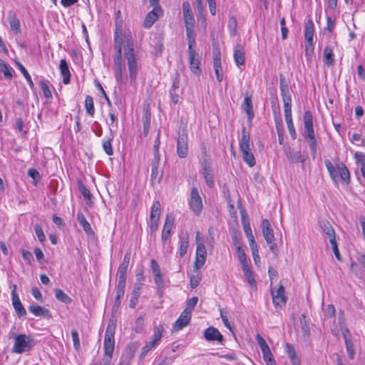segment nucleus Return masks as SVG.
I'll return each instance as SVG.
<instances>
[{
	"label": "nucleus",
	"instance_id": "nucleus-1",
	"mask_svg": "<svg viewBox=\"0 0 365 365\" xmlns=\"http://www.w3.org/2000/svg\"><path fill=\"white\" fill-rule=\"evenodd\" d=\"M126 48L125 56L127 61L130 83H135L138 73V63L135 58L133 40L130 33L125 35Z\"/></svg>",
	"mask_w": 365,
	"mask_h": 365
},
{
	"label": "nucleus",
	"instance_id": "nucleus-2",
	"mask_svg": "<svg viewBox=\"0 0 365 365\" xmlns=\"http://www.w3.org/2000/svg\"><path fill=\"white\" fill-rule=\"evenodd\" d=\"M250 133L245 128H242V137L240 140V150L242 153L245 163L250 168L255 166L256 160L250 148Z\"/></svg>",
	"mask_w": 365,
	"mask_h": 365
},
{
	"label": "nucleus",
	"instance_id": "nucleus-3",
	"mask_svg": "<svg viewBox=\"0 0 365 365\" xmlns=\"http://www.w3.org/2000/svg\"><path fill=\"white\" fill-rule=\"evenodd\" d=\"M12 351L16 354H22L29 351L34 345V339L29 335L19 334L15 338Z\"/></svg>",
	"mask_w": 365,
	"mask_h": 365
},
{
	"label": "nucleus",
	"instance_id": "nucleus-4",
	"mask_svg": "<svg viewBox=\"0 0 365 365\" xmlns=\"http://www.w3.org/2000/svg\"><path fill=\"white\" fill-rule=\"evenodd\" d=\"M115 327L113 322L110 321L106 331L103 343V349L106 356L112 357L113 356L115 346Z\"/></svg>",
	"mask_w": 365,
	"mask_h": 365
},
{
	"label": "nucleus",
	"instance_id": "nucleus-5",
	"mask_svg": "<svg viewBox=\"0 0 365 365\" xmlns=\"http://www.w3.org/2000/svg\"><path fill=\"white\" fill-rule=\"evenodd\" d=\"M188 153V137L185 129L180 130L177 139V153L180 158L187 157Z\"/></svg>",
	"mask_w": 365,
	"mask_h": 365
},
{
	"label": "nucleus",
	"instance_id": "nucleus-6",
	"mask_svg": "<svg viewBox=\"0 0 365 365\" xmlns=\"http://www.w3.org/2000/svg\"><path fill=\"white\" fill-rule=\"evenodd\" d=\"M190 209L198 215L202 210V198L197 187H192L189 200Z\"/></svg>",
	"mask_w": 365,
	"mask_h": 365
},
{
	"label": "nucleus",
	"instance_id": "nucleus-7",
	"mask_svg": "<svg viewBox=\"0 0 365 365\" xmlns=\"http://www.w3.org/2000/svg\"><path fill=\"white\" fill-rule=\"evenodd\" d=\"M138 346L139 344L137 342L127 345L118 365H130Z\"/></svg>",
	"mask_w": 365,
	"mask_h": 365
},
{
	"label": "nucleus",
	"instance_id": "nucleus-8",
	"mask_svg": "<svg viewBox=\"0 0 365 365\" xmlns=\"http://www.w3.org/2000/svg\"><path fill=\"white\" fill-rule=\"evenodd\" d=\"M213 54V68L216 75L217 80L221 82L223 79L222 68L221 66V54L218 48H214Z\"/></svg>",
	"mask_w": 365,
	"mask_h": 365
},
{
	"label": "nucleus",
	"instance_id": "nucleus-9",
	"mask_svg": "<svg viewBox=\"0 0 365 365\" xmlns=\"http://www.w3.org/2000/svg\"><path fill=\"white\" fill-rule=\"evenodd\" d=\"M160 203L159 201H155L150 210V230L155 232L158 228V224L160 216Z\"/></svg>",
	"mask_w": 365,
	"mask_h": 365
},
{
	"label": "nucleus",
	"instance_id": "nucleus-10",
	"mask_svg": "<svg viewBox=\"0 0 365 365\" xmlns=\"http://www.w3.org/2000/svg\"><path fill=\"white\" fill-rule=\"evenodd\" d=\"M319 224L324 235V237L329 239V242L336 241V233L331 224L325 219L320 220Z\"/></svg>",
	"mask_w": 365,
	"mask_h": 365
},
{
	"label": "nucleus",
	"instance_id": "nucleus-11",
	"mask_svg": "<svg viewBox=\"0 0 365 365\" xmlns=\"http://www.w3.org/2000/svg\"><path fill=\"white\" fill-rule=\"evenodd\" d=\"M304 122L305 129V138L308 139L310 138L315 137L314 130L313 127V116L311 111H305L304 114Z\"/></svg>",
	"mask_w": 365,
	"mask_h": 365
},
{
	"label": "nucleus",
	"instance_id": "nucleus-12",
	"mask_svg": "<svg viewBox=\"0 0 365 365\" xmlns=\"http://www.w3.org/2000/svg\"><path fill=\"white\" fill-rule=\"evenodd\" d=\"M204 337L207 341H217L223 344L224 338L219 330L214 327H210L204 331Z\"/></svg>",
	"mask_w": 365,
	"mask_h": 365
},
{
	"label": "nucleus",
	"instance_id": "nucleus-13",
	"mask_svg": "<svg viewBox=\"0 0 365 365\" xmlns=\"http://www.w3.org/2000/svg\"><path fill=\"white\" fill-rule=\"evenodd\" d=\"M187 52L190 71L194 74L199 75L201 72V70L200 68V60L198 58H197L198 54L195 49L187 50Z\"/></svg>",
	"mask_w": 365,
	"mask_h": 365
},
{
	"label": "nucleus",
	"instance_id": "nucleus-14",
	"mask_svg": "<svg viewBox=\"0 0 365 365\" xmlns=\"http://www.w3.org/2000/svg\"><path fill=\"white\" fill-rule=\"evenodd\" d=\"M272 301L274 306H282L285 304L287 297L285 296L284 287L279 285L277 290L272 289Z\"/></svg>",
	"mask_w": 365,
	"mask_h": 365
},
{
	"label": "nucleus",
	"instance_id": "nucleus-15",
	"mask_svg": "<svg viewBox=\"0 0 365 365\" xmlns=\"http://www.w3.org/2000/svg\"><path fill=\"white\" fill-rule=\"evenodd\" d=\"M16 286H14V289L11 292V300L14 308L19 317H24L26 314V311L21 304L19 295L16 291Z\"/></svg>",
	"mask_w": 365,
	"mask_h": 365
},
{
	"label": "nucleus",
	"instance_id": "nucleus-16",
	"mask_svg": "<svg viewBox=\"0 0 365 365\" xmlns=\"http://www.w3.org/2000/svg\"><path fill=\"white\" fill-rule=\"evenodd\" d=\"M207 256V250L204 244H200L197 247L196 256L195 260V267L198 269L201 268L205 262Z\"/></svg>",
	"mask_w": 365,
	"mask_h": 365
},
{
	"label": "nucleus",
	"instance_id": "nucleus-17",
	"mask_svg": "<svg viewBox=\"0 0 365 365\" xmlns=\"http://www.w3.org/2000/svg\"><path fill=\"white\" fill-rule=\"evenodd\" d=\"M191 319V314L184 311L181 313L178 319L173 324V329L175 331H178L188 325Z\"/></svg>",
	"mask_w": 365,
	"mask_h": 365
},
{
	"label": "nucleus",
	"instance_id": "nucleus-18",
	"mask_svg": "<svg viewBox=\"0 0 365 365\" xmlns=\"http://www.w3.org/2000/svg\"><path fill=\"white\" fill-rule=\"evenodd\" d=\"M182 6L185 26H195V19L189 2L184 1Z\"/></svg>",
	"mask_w": 365,
	"mask_h": 365
},
{
	"label": "nucleus",
	"instance_id": "nucleus-19",
	"mask_svg": "<svg viewBox=\"0 0 365 365\" xmlns=\"http://www.w3.org/2000/svg\"><path fill=\"white\" fill-rule=\"evenodd\" d=\"M29 311L36 317H43L47 319L51 318V312L40 305L31 304L28 307Z\"/></svg>",
	"mask_w": 365,
	"mask_h": 365
},
{
	"label": "nucleus",
	"instance_id": "nucleus-20",
	"mask_svg": "<svg viewBox=\"0 0 365 365\" xmlns=\"http://www.w3.org/2000/svg\"><path fill=\"white\" fill-rule=\"evenodd\" d=\"M262 234L266 240L267 243L272 242V240H274V235L273 230L271 227L270 223L268 220L264 219L262 222Z\"/></svg>",
	"mask_w": 365,
	"mask_h": 365
},
{
	"label": "nucleus",
	"instance_id": "nucleus-21",
	"mask_svg": "<svg viewBox=\"0 0 365 365\" xmlns=\"http://www.w3.org/2000/svg\"><path fill=\"white\" fill-rule=\"evenodd\" d=\"M174 217L171 215H168L162 232V240L166 241L170 237V234L173 227Z\"/></svg>",
	"mask_w": 365,
	"mask_h": 365
},
{
	"label": "nucleus",
	"instance_id": "nucleus-22",
	"mask_svg": "<svg viewBox=\"0 0 365 365\" xmlns=\"http://www.w3.org/2000/svg\"><path fill=\"white\" fill-rule=\"evenodd\" d=\"M245 50L242 46L237 44L234 51V59L238 68L245 65Z\"/></svg>",
	"mask_w": 365,
	"mask_h": 365
},
{
	"label": "nucleus",
	"instance_id": "nucleus-23",
	"mask_svg": "<svg viewBox=\"0 0 365 365\" xmlns=\"http://www.w3.org/2000/svg\"><path fill=\"white\" fill-rule=\"evenodd\" d=\"M163 14V12H158L157 11H150L145 16L143 26L146 29L150 28L154 23L158 19L160 16Z\"/></svg>",
	"mask_w": 365,
	"mask_h": 365
},
{
	"label": "nucleus",
	"instance_id": "nucleus-24",
	"mask_svg": "<svg viewBox=\"0 0 365 365\" xmlns=\"http://www.w3.org/2000/svg\"><path fill=\"white\" fill-rule=\"evenodd\" d=\"M202 166V175L205 180V182L209 187H212L214 186L212 170L206 162H205Z\"/></svg>",
	"mask_w": 365,
	"mask_h": 365
},
{
	"label": "nucleus",
	"instance_id": "nucleus-25",
	"mask_svg": "<svg viewBox=\"0 0 365 365\" xmlns=\"http://www.w3.org/2000/svg\"><path fill=\"white\" fill-rule=\"evenodd\" d=\"M286 155L289 161L292 163H304L305 158L302 155L301 151H294L290 148L286 151Z\"/></svg>",
	"mask_w": 365,
	"mask_h": 365
},
{
	"label": "nucleus",
	"instance_id": "nucleus-26",
	"mask_svg": "<svg viewBox=\"0 0 365 365\" xmlns=\"http://www.w3.org/2000/svg\"><path fill=\"white\" fill-rule=\"evenodd\" d=\"M314 31V23L312 20H308L305 25L304 38L310 47L313 46V36Z\"/></svg>",
	"mask_w": 365,
	"mask_h": 365
},
{
	"label": "nucleus",
	"instance_id": "nucleus-27",
	"mask_svg": "<svg viewBox=\"0 0 365 365\" xmlns=\"http://www.w3.org/2000/svg\"><path fill=\"white\" fill-rule=\"evenodd\" d=\"M163 332L164 327L162 324L155 326L153 329V335L149 342L155 347L157 346L161 341Z\"/></svg>",
	"mask_w": 365,
	"mask_h": 365
},
{
	"label": "nucleus",
	"instance_id": "nucleus-28",
	"mask_svg": "<svg viewBox=\"0 0 365 365\" xmlns=\"http://www.w3.org/2000/svg\"><path fill=\"white\" fill-rule=\"evenodd\" d=\"M59 69L63 76V83L68 84L70 82L71 73L66 59H61L59 64Z\"/></svg>",
	"mask_w": 365,
	"mask_h": 365
},
{
	"label": "nucleus",
	"instance_id": "nucleus-29",
	"mask_svg": "<svg viewBox=\"0 0 365 365\" xmlns=\"http://www.w3.org/2000/svg\"><path fill=\"white\" fill-rule=\"evenodd\" d=\"M186 29V36L188 43V50L195 49L196 45L195 38V26H185Z\"/></svg>",
	"mask_w": 365,
	"mask_h": 365
},
{
	"label": "nucleus",
	"instance_id": "nucleus-30",
	"mask_svg": "<svg viewBox=\"0 0 365 365\" xmlns=\"http://www.w3.org/2000/svg\"><path fill=\"white\" fill-rule=\"evenodd\" d=\"M77 219L81 225V226L83 227L85 232H86L88 235H93L94 232L91 228V226L90 223L87 221L83 214L81 212H78L77 214Z\"/></svg>",
	"mask_w": 365,
	"mask_h": 365
},
{
	"label": "nucleus",
	"instance_id": "nucleus-31",
	"mask_svg": "<svg viewBox=\"0 0 365 365\" xmlns=\"http://www.w3.org/2000/svg\"><path fill=\"white\" fill-rule=\"evenodd\" d=\"M8 20H9L11 29L13 31H14L16 34H19L21 32L20 21L17 19L16 14L13 11L9 12Z\"/></svg>",
	"mask_w": 365,
	"mask_h": 365
},
{
	"label": "nucleus",
	"instance_id": "nucleus-32",
	"mask_svg": "<svg viewBox=\"0 0 365 365\" xmlns=\"http://www.w3.org/2000/svg\"><path fill=\"white\" fill-rule=\"evenodd\" d=\"M323 61L327 66H332L334 64L333 48L327 46L323 52Z\"/></svg>",
	"mask_w": 365,
	"mask_h": 365
},
{
	"label": "nucleus",
	"instance_id": "nucleus-33",
	"mask_svg": "<svg viewBox=\"0 0 365 365\" xmlns=\"http://www.w3.org/2000/svg\"><path fill=\"white\" fill-rule=\"evenodd\" d=\"M114 66H115V76L116 81L119 83H123V59L122 58H114Z\"/></svg>",
	"mask_w": 365,
	"mask_h": 365
},
{
	"label": "nucleus",
	"instance_id": "nucleus-34",
	"mask_svg": "<svg viewBox=\"0 0 365 365\" xmlns=\"http://www.w3.org/2000/svg\"><path fill=\"white\" fill-rule=\"evenodd\" d=\"M337 170L341 180L349 184L350 182V174L346 165L343 163H339L337 165Z\"/></svg>",
	"mask_w": 365,
	"mask_h": 365
},
{
	"label": "nucleus",
	"instance_id": "nucleus-35",
	"mask_svg": "<svg viewBox=\"0 0 365 365\" xmlns=\"http://www.w3.org/2000/svg\"><path fill=\"white\" fill-rule=\"evenodd\" d=\"M110 137L108 138L107 139L103 140V150L105 151V153L108 155H112L113 154V147H112V145L110 143V141L113 140V138L114 137V134H113V131L112 128H110Z\"/></svg>",
	"mask_w": 365,
	"mask_h": 365
},
{
	"label": "nucleus",
	"instance_id": "nucleus-36",
	"mask_svg": "<svg viewBox=\"0 0 365 365\" xmlns=\"http://www.w3.org/2000/svg\"><path fill=\"white\" fill-rule=\"evenodd\" d=\"M243 109L247 113L249 120H251L254 117V113L252 111V98L250 96H245L244 99V103L242 104Z\"/></svg>",
	"mask_w": 365,
	"mask_h": 365
},
{
	"label": "nucleus",
	"instance_id": "nucleus-37",
	"mask_svg": "<svg viewBox=\"0 0 365 365\" xmlns=\"http://www.w3.org/2000/svg\"><path fill=\"white\" fill-rule=\"evenodd\" d=\"M242 271H243V273L247 277V282L252 287V286H255L256 287V284H255V277H254V275H253V273L248 264H243L242 265Z\"/></svg>",
	"mask_w": 365,
	"mask_h": 365
},
{
	"label": "nucleus",
	"instance_id": "nucleus-38",
	"mask_svg": "<svg viewBox=\"0 0 365 365\" xmlns=\"http://www.w3.org/2000/svg\"><path fill=\"white\" fill-rule=\"evenodd\" d=\"M0 71L3 73L5 78L6 79L11 80L13 78L12 68L3 61H0Z\"/></svg>",
	"mask_w": 365,
	"mask_h": 365
},
{
	"label": "nucleus",
	"instance_id": "nucleus-39",
	"mask_svg": "<svg viewBox=\"0 0 365 365\" xmlns=\"http://www.w3.org/2000/svg\"><path fill=\"white\" fill-rule=\"evenodd\" d=\"M56 298L64 303V304H71L72 302V299L66 293L63 292L61 289H56L54 290Z\"/></svg>",
	"mask_w": 365,
	"mask_h": 365
},
{
	"label": "nucleus",
	"instance_id": "nucleus-40",
	"mask_svg": "<svg viewBox=\"0 0 365 365\" xmlns=\"http://www.w3.org/2000/svg\"><path fill=\"white\" fill-rule=\"evenodd\" d=\"M324 163L327 168L330 178L334 182H336L338 179V171L336 170V168L333 165V164L329 160H326L324 161Z\"/></svg>",
	"mask_w": 365,
	"mask_h": 365
},
{
	"label": "nucleus",
	"instance_id": "nucleus-41",
	"mask_svg": "<svg viewBox=\"0 0 365 365\" xmlns=\"http://www.w3.org/2000/svg\"><path fill=\"white\" fill-rule=\"evenodd\" d=\"M125 287L116 286V296L113 304V309H118L120 304V300L125 294Z\"/></svg>",
	"mask_w": 365,
	"mask_h": 365
},
{
	"label": "nucleus",
	"instance_id": "nucleus-42",
	"mask_svg": "<svg viewBox=\"0 0 365 365\" xmlns=\"http://www.w3.org/2000/svg\"><path fill=\"white\" fill-rule=\"evenodd\" d=\"M85 108L86 113L91 117H93L95 114V108L93 97L91 96H86L85 100Z\"/></svg>",
	"mask_w": 365,
	"mask_h": 365
},
{
	"label": "nucleus",
	"instance_id": "nucleus-43",
	"mask_svg": "<svg viewBox=\"0 0 365 365\" xmlns=\"http://www.w3.org/2000/svg\"><path fill=\"white\" fill-rule=\"evenodd\" d=\"M189 245V238L187 235H185L180 237V244L179 249V255L180 257L185 256L187 252V247Z\"/></svg>",
	"mask_w": 365,
	"mask_h": 365
},
{
	"label": "nucleus",
	"instance_id": "nucleus-44",
	"mask_svg": "<svg viewBox=\"0 0 365 365\" xmlns=\"http://www.w3.org/2000/svg\"><path fill=\"white\" fill-rule=\"evenodd\" d=\"M127 271H128V269H126V268L120 267H118V282L117 286L125 287Z\"/></svg>",
	"mask_w": 365,
	"mask_h": 365
},
{
	"label": "nucleus",
	"instance_id": "nucleus-45",
	"mask_svg": "<svg viewBox=\"0 0 365 365\" xmlns=\"http://www.w3.org/2000/svg\"><path fill=\"white\" fill-rule=\"evenodd\" d=\"M284 117H285V120H286V123H287V128H288L289 132L290 133L291 138L293 140H295L296 138H297V133L295 131V128H294V123H293V121H292V114H290V115H284Z\"/></svg>",
	"mask_w": 365,
	"mask_h": 365
},
{
	"label": "nucleus",
	"instance_id": "nucleus-46",
	"mask_svg": "<svg viewBox=\"0 0 365 365\" xmlns=\"http://www.w3.org/2000/svg\"><path fill=\"white\" fill-rule=\"evenodd\" d=\"M284 104V115L292 114V97L291 95L282 96Z\"/></svg>",
	"mask_w": 365,
	"mask_h": 365
},
{
	"label": "nucleus",
	"instance_id": "nucleus-47",
	"mask_svg": "<svg viewBox=\"0 0 365 365\" xmlns=\"http://www.w3.org/2000/svg\"><path fill=\"white\" fill-rule=\"evenodd\" d=\"M227 27L230 35L235 36L237 34V22L236 18L234 16H232L229 18Z\"/></svg>",
	"mask_w": 365,
	"mask_h": 365
},
{
	"label": "nucleus",
	"instance_id": "nucleus-48",
	"mask_svg": "<svg viewBox=\"0 0 365 365\" xmlns=\"http://www.w3.org/2000/svg\"><path fill=\"white\" fill-rule=\"evenodd\" d=\"M279 89L282 96L290 94L288 84L282 75L279 77Z\"/></svg>",
	"mask_w": 365,
	"mask_h": 365
},
{
	"label": "nucleus",
	"instance_id": "nucleus-49",
	"mask_svg": "<svg viewBox=\"0 0 365 365\" xmlns=\"http://www.w3.org/2000/svg\"><path fill=\"white\" fill-rule=\"evenodd\" d=\"M17 65H18L19 70L21 71L22 74L26 79L29 87L31 89H33L34 88V82H33L31 77L29 75V72L27 71V70L25 68V67L21 63L18 62Z\"/></svg>",
	"mask_w": 365,
	"mask_h": 365
},
{
	"label": "nucleus",
	"instance_id": "nucleus-50",
	"mask_svg": "<svg viewBox=\"0 0 365 365\" xmlns=\"http://www.w3.org/2000/svg\"><path fill=\"white\" fill-rule=\"evenodd\" d=\"M39 86H40V88L42 90L43 96L46 98H50L52 97L51 91L49 86L46 81L41 80L39 82Z\"/></svg>",
	"mask_w": 365,
	"mask_h": 365
},
{
	"label": "nucleus",
	"instance_id": "nucleus-51",
	"mask_svg": "<svg viewBox=\"0 0 365 365\" xmlns=\"http://www.w3.org/2000/svg\"><path fill=\"white\" fill-rule=\"evenodd\" d=\"M237 257L240 262L241 265L248 263L247 261L246 254H245L243 248L242 247L241 245H237Z\"/></svg>",
	"mask_w": 365,
	"mask_h": 365
},
{
	"label": "nucleus",
	"instance_id": "nucleus-52",
	"mask_svg": "<svg viewBox=\"0 0 365 365\" xmlns=\"http://www.w3.org/2000/svg\"><path fill=\"white\" fill-rule=\"evenodd\" d=\"M310 148L312 158L314 159L317 155V143L315 137L307 139Z\"/></svg>",
	"mask_w": 365,
	"mask_h": 365
},
{
	"label": "nucleus",
	"instance_id": "nucleus-53",
	"mask_svg": "<svg viewBox=\"0 0 365 365\" xmlns=\"http://www.w3.org/2000/svg\"><path fill=\"white\" fill-rule=\"evenodd\" d=\"M345 345H346V349L349 358L350 359H353L355 356V349H354V344H353L351 339L346 340Z\"/></svg>",
	"mask_w": 365,
	"mask_h": 365
},
{
	"label": "nucleus",
	"instance_id": "nucleus-54",
	"mask_svg": "<svg viewBox=\"0 0 365 365\" xmlns=\"http://www.w3.org/2000/svg\"><path fill=\"white\" fill-rule=\"evenodd\" d=\"M242 223L244 232H245L247 237L248 238V237L254 236L252 234V229L250 225L249 220L246 217H242Z\"/></svg>",
	"mask_w": 365,
	"mask_h": 365
},
{
	"label": "nucleus",
	"instance_id": "nucleus-55",
	"mask_svg": "<svg viewBox=\"0 0 365 365\" xmlns=\"http://www.w3.org/2000/svg\"><path fill=\"white\" fill-rule=\"evenodd\" d=\"M198 302V298L197 297H193L189 300L187 301L186 308L184 311H187V313L191 314L192 311L194 309Z\"/></svg>",
	"mask_w": 365,
	"mask_h": 365
},
{
	"label": "nucleus",
	"instance_id": "nucleus-56",
	"mask_svg": "<svg viewBox=\"0 0 365 365\" xmlns=\"http://www.w3.org/2000/svg\"><path fill=\"white\" fill-rule=\"evenodd\" d=\"M154 281L157 286L158 292L162 294L163 289H164V280L162 274L154 276Z\"/></svg>",
	"mask_w": 365,
	"mask_h": 365
},
{
	"label": "nucleus",
	"instance_id": "nucleus-57",
	"mask_svg": "<svg viewBox=\"0 0 365 365\" xmlns=\"http://www.w3.org/2000/svg\"><path fill=\"white\" fill-rule=\"evenodd\" d=\"M79 191L81 194L84 197L86 200H91V193L90 190L86 187V185H84L83 183L79 184Z\"/></svg>",
	"mask_w": 365,
	"mask_h": 365
},
{
	"label": "nucleus",
	"instance_id": "nucleus-58",
	"mask_svg": "<svg viewBox=\"0 0 365 365\" xmlns=\"http://www.w3.org/2000/svg\"><path fill=\"white\" fill-rule=\"evenodd\" d=\"M35 233L41 242H43L46 240L45 235L43 233V229L41 226L38 224L35 225L34 226Z\"/></svg>",
	"mask_w": 365,
	"mask_h": 365
},
{
	"label": "nucleus",
	"instance_id": "nucleus-59",
	"mask_svg": "<svg viewBox=\"0 0 365 365\" xmlns=\"http://www.w3.org/2000/svg\"><path fill=\"white\" fill-rule=\"evenodd\" d=\"M276 127H277V134H278L279 143L280 145H282L284 138H283V125H282V120L276 123Z\"/></svg>",
	"mask_w": 365,
	"mask_h": 365
},
{
	"label": "nucleus",
	"instance_id": "nucleus-60",
	"mask_svg": "<svg viewBox=\"0 0 365 365\" xmlns=\"http://www.w3.org/2000/svg\"><path fill=\"white\" fill-rule=\"evenodd\" d=\"M263 358H264V361L267 363V365H275L276 364L274 356L271 352V350H269L267 352L264 353Z\"/></svg>",
	"mask_w": 365,
	"mask_h": 365
},
{
	"label": "nucleus",
	"instance_id": "nucleus-61",
	"mask_svg": "<svg viewBox=\"0 0 365 365\" xmlns=\"http://www.w3.org/2000/svg\"><path fill=\"white\" fill-rule=\"evenodd\" d=\"M71 336L73 341V346L76 350H78L80 348V340L78 337V331L76 329L71 331Z\"/></svg>",
	"mask_w": 365,
	"mask_h": 365
},
{
	"label": "nucleus",
	"instance_id": "nucleus-62",
	"mask_svg": "<svg viewBox=\"0 0 365 365\" xmlns=\"http://www.w3.org/2000/svg\"><path fill=\"white\" fill-rule=\"evenodd\" d=\"M197 18L198 21L200 24V26L203 28V29L205 31L207 27V22H206V18L205 15V11H197Z\"/></svg>",
	"mask_w": 365,
	"mask_h": 365
},
{
	"label": "nucleus",
	"instance_id": "nucleus-63",
	"mask_svg": "<svg viewBox=\"0 0 365 365\" xmlns=\"http://www.w3.org/2000/svg\"><path fill=\"white\" fill-rule=\"evenodd\" d=\"M155 348L150 342H147L145 345L141 349V353L140 354V359H143L148 353L152 349Z\"/></svg>",
	"mask_w": 365,
	"mask_h": 365
},
{
	"label": "nucleus",
	"instance_id": "nucleus-64",
	"mask_svg": "<svg viewBox=\"0 0 365 365\" xmlns=\"http://www.w3.org/2000/svg\"><path fill=\"white\" fill-rule=\"evenodd\" d=\"M150 267L153 271V276L162 274L159 264L155 259L151 260Z\"/></svg>",
	"mask_w": 365,
	"mask_h": 365
}]
</instances>
